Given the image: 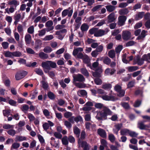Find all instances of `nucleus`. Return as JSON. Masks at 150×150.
I'll use <instances>...</instances> for the list:
<instances>
[{"mask_svg": "<svg viewBox=\"0 0 150 150\" xmlns=\"http://www.w3.org/2000/svg\"><path fill=\"white\" fill-rule=\"evenodd\" d=\"M94 106L97 108L102 109V110L99 111L97 112L96 118L98 120L106 119L108 115H111L112 114V112L108 107L104 106L101 103H96Z\"/></svg>", "mask_w": 150, "mask_h": 150, "instance_id": "f257e3e1", "label": "nucleus"}, {"mask_svg": "<svg viewBox=\"0 0 150 150\" xmlns=\"http://www.w3.org/2000/svg\"><path fill=\"white\" fill-rule=\"evenodd\" d=\"M41 66L43 68L44 72L47 73L48 71L51 70V68H56L57 67V64L56 63L54 62L51 61H46L42 62Z\"/></svg>", "mask_w": 150, "mask_h": 150, "instance_id": "f03ea898", "label": "nucleus"}, {"mask_svg": "<svg viewBox=\"0 0 150 150\" xmlns=\"http://www.w3.org/2000/svg\"><path fill=\"white\" fill-rule=\"evenodd\" d=\"M73 78V83L76 82H83L85 81V78L81 74H74L72 76Z\"/></svg>", "mask_w": 150, "mask_h": 150, "instance_id": "7ed1b4c3", "label": "nucleus"}, {"mask_svg": "<svg viewBox=\"0 0 150 150\" xmlns=\"http://www.w3.org/2000/svg\"><path fill=\"white\" fill-rule=\"evenodd\" d=\"M79 146L82 147L83 150H89L91 146L85 141H81L80 139L78 141Z\"/></svg>", "mask_w": 150, "mask_h": 150, "instance_id": "20e7f679", "label": "nucleus"}, {"mask_svg": "<svg viewBox=\"0 0 150 150\" xmlns=\"http://www.w3.org/2000/svg\"><path fill=\"white\" fill-rule=\"evenodd\" d=\"M73 13V8L69 7L67 9L64 10L62 12V17H64L67 15L68 17H70Z\"/></svg>", "mask_w": 150, "mask_h": 150, "instance_id": "39448f33", "label": "nucleus"}, {"mask_svg": "<svg viewBox=\"0 0 150 150\" xmlns=\"http://www.w3.org/2000/svg\"><path fill=\"white\" fill-rule=\"evenodd\" d=\"M109 30L108 28H106L104 30L98 29L97 28L96 32L95 34V36L99 37L102 36L106 34L109 32Z\"/></svg>", "mask_w": 150, "mask_h": 150, "instance_id": "423d86ee", "label": "nucleus"}, {"mask_svg": "<svg viewBox=\"0 0 150 150\" xmlns=\"http://www.w3.org/2000/svg\"><path fill=\"white\" fill-rule=\"evenodd\" d=\"M27 72L25 71H21L18 72L16 74L15 78L17 80H19L24 78L27 74Z\"/></svg>", "mask_w": 150, "mask_h": 150, "instance_id": "0eeeda50", "label": "nucleus"}, {"mask_svg": "<svg viewBox=\"0 0 150 150\" xmlns=\"http://www.w3.org/2000/svg\"><path fill=\"white\" fill-rule=\"evenodd\" d=\"M122 37L124 40L127 41L131 38V33L128 30H124L122 32Z\"/></svg>", "mask_w": 150, "mask_h": 150, "instance_id": "6e6552de", "label": "nucleus"}, {"mask_svg": "<svg viewBox=\"0 0 150 150\" xmlns=\"http://www.w3.org/2000/svg\"><path fill=\"white\" fill-rule=\"evenodd\" d=\"M100 97L104 100L106 101H115L117 100V99L114 96L111 95L110 94L109 96L106 95H102Z\"/></svg>", "mask_w": 150, "mask_h": 150, "instance_id": "1a4fd4ad", "label": "nucleus"}, {"mask_svg": "<svg viewBox=\"0 0 150 150\" xmlns=\"http://www.w3.org/2000/svg\"><path fill=\"white\" fill-rule=\"evenodd\" d=\"M127 19V17L125 16H120L118 18V25L120 26L124 25Z\"/></svg>", "mask_w": 150, "mask_h": 150, "instance_id": "9d476101", "label": "nucleus"}, {"mask_svg": "<svg viewBox=\"0 0 150 150\" xmlns=\"http://www.w3.org/2000/svg\"><path fill=\"white\" fill-rule=\"evenodd\" d=\"M103 71L101 68H98L95 71L92 72V75L95 77H100L101 76V74Z\"/></svg>", "mask_w": 150, "mask_h": 150, "instance_id": "9b49d317", "label": "nucleus"}, {"mask_svg": "<svg viewBox=\"0 0 150 150\" xmlns=\"http://www.w3.org/2000/svg\"><path fill=\"white\" fill-rule=\"evenodd\" d=\"M51 139L50 143L51 145L55 148H58L59 144V140L57 139H55L53 137H51Z\"/></svg>", "mask_w": 150, "mask_h": 150, "instance_id": "f8f14e48", "label": "nucleus"}, {"mask_svg": "<svg viewBox=\"0 0 150 150\" xmlns=\"http://www.w3.org/2000/svg\"><path fill=\"white\" fill-rule=\"evenodd\" d=\"M54 125V123L48 120L47 122H45L43 124L42 127L44 130H47L49 129L50 126L52 127Z\"/></svg>", "mask_w": 150, "mask_h": 150, "instance_id": "ddd939ff", "label": "nucleus"}, {"mask_svg": "<svg viewBox=\"0 0 150 150\" xmlns=\"http://www.w3.org/2000/svg\"><path fill=\"white\" fill-rule=\"evenodd\" d=\"M97 133L102 138H105L107 137L106 133L105 131L103 129H98L97 130Z\"/></svg>", "mask_w": 150, "mask_h": 150, "instance_id": "4468645a", "label": "nucleus"}, {"mask_svg": "<svg viewBox=\"0 0 150 150\" xmlns=\"http://www.w3.org/2000/svg\"><path fill=\"white\" fill-rule=\"evenodd\" d=\"M122 127V124H118L115 125L113 129L114 133L117 134L119 131Z\"/></svg>", "mask_w": 150, "mask_h": 150, "instance_id": "2eb2a0df", "label": "nucleus"}, {"mask_svg": "<svg viewBox=\"0 0 150 150\" xmlns=\"http://www.w3.org/2000/svg\"><path fill=\"white\" fill-rule=\"evenodd\" d=\"M83 51V49L82 47H74L72 53V54L74 56H76L79 53V52H81Z\"/></svg>", "mask_w": 150, "mask_h": 150, "instance_id": "dca6fc26", "label": "nucleus"}, {"mask_svg": "<svg viewBox=\"0 0 150 150\" xmlns=\"http://www.w3.org/2000/svg\"><path fill=\"white\" fill-rule=\"evenodd\" d=\"M8 4L11 6L16 8V6L19 4V2L16 0H12L8 2Z\"/></svg>", "mask_w": 150, "mask_h": 150, "instance_id": "f3484780", "label": "nucleus"}, {"mask_svg": "<svg viewBox=\"0 0 150 150\" xmlns=\"http://www.w3.org/2000/svg\"><path fill=\"white\" fill-rule=\"evenodd\" d=\"M27 138L25 136L20 135H16L15 138L16 142H21L27 140Z\"/></svg>", "mask_w": 150, "mask_h": 150, "instance_id": "a211bd4d", "label": "nucleus"}, {"mask_svg": "<svg viewBox=\"0 0 150 150\" xmlns=\"http://www.w3.org/2000/svg\"><path fill=\"white\" fill-rule=\"evenodd\" d=\"M105 8L107 11L109 12L113 11L116 8L115 6L110 4L105 6Z\"/></svg>", "mask_w": 150, "mask_h": 150, "instance_id": "6ab92c4d", "label": "nucleus"}, {"mask_svg": "<svg viewBox=\"0 0 150 150\" xmlns=\"http://www.w3.org/2000/svg\"><path fill=\"white\" fill-rule=\"evenodd\" d=\"M16 9V8L13 7V6H11L9 8H6L5 9V13H7L9 14L10 13H12L14 12L15 11Z\"/></svg>", "mask_w": 150, "mask_h": 150, "instance_id": "aec40b11", "label": "nucleus"}, {"mask_svg": "<svg viewBox=\"0 0 150 150\" xmlns=\"http://www.w3.org/2000/svg\"><path fill=\"white\" fill-rule=\"evenodd\" d=\"M25 40L26 44H30L31 40V35L29 34H26L25 36Z\"/></svg>", "mask_w": 150, "mask_h": 150, "instance_id": "412c9836", "label": "nucleus"}, {"mask_svg": "<svg viewBox=\"0 0 150 150\" xmlns=\"http://www.w3.org/2000/svg\"><path fill=\"white\" fill-rule=\"evenodd\" d=\"M115 71L114 69H110L109 68H107L105 70V72L106 75H112L114 74Z\"/></svg>", "mask_w": 150, "mask_h": 150, "instance_id": "4be33fe9", "label": "nucleus"}, {"mask_svg": "<svg viewBox=\"0 0 150 150\" xmlns=\"http://www.w3.org/2000/svg\"><path fill=\"white\" fill-rule=\"evenodd\" d=\"M138 127L141 129H146L149 127L148 126L145 125L142 122H140L138 123Z\"/></svg>", "mask_w": 150, "mask_h": 150, "instance_id": "5701e85b", "label": "nucleus"}, {"mask_svg": "<svg viewBox=\"0 0 150 150\" xmlns=\"http://www.w3.org/2000/svg\"><path fill=\"white\" fill-rule=\"evenodd\" d=\"M17 29L18 32L20 33L21 35H23V26L19 24L17 26Z\"/></svg>", "mask_w": 150, "mask_h": 150, "instance_id": "b1692460", "label": "nucleus"}, {"mask_svg": "<svg viewBox=\"0 0 150 150\" xmlns=\"http://www.w3.org/2000/svg\"><path fill=\"white\" fill-rule=\"evenodd\" d=\"M80 71L81 73L84 76L88 77L89 76V73L85 68H82L80 69Z\"/></svg>", "mask_w": 150, "mask_h": 150, "instance_id": "393cba45", "label": "nucleus"}, {"mask_svg": "<svg viewBox=\"0 0 150 150\" xmlns=\"http://www.w3.org/2000/svg\"><path fill=\"white\" fill-rule=\"evenodd\" d=\"M77 94L80 96H86L87 93L84 90H80L77 91Z\"/></svg>", "mask_w": 150, "mask_h": 150, "instance_id": "a878e982", "label": "nucleus"}, {"mask_svg": "<svg viewBox=\"0 0 150 150\" xmlns=\"http://www.w3.org/2000/svg\"><path fill=\"white\" fill-rule=\"evenodd\" d=\"M108 19L109 22H112L114 21L115 20V14L113 13H111L109 14L108 17Z\"/></svg>", "mask_w": 150, "mask_h": 150, "instance_id": "bb28decb", "label": "nucleus"}, {"mask_svg": "<svg viewBox=\"0 0 150 150\" xmlns=\"http://www.w3.org/2000/svg\"><path fill=\"white\" fill-rule=\"evenodd\" d=\"M39 55L40 58L43 59H47L48 57L47 54L42 52L39 53Z\"/></svg>", "mask_w": 150, "mask_h": 150, "instance_id": "cd10ccee", "label": "nucleus"}, {"mask_svg": "<svg viewBox=\"0 0 150 150\" xmlns=\"http://www.w3.org/2000/svg\"><path fill=\"white\" fill-rule=\"evenodd\" d=\"M83 62L85 64H88L90 61V59L89 57L86 54H84L83 59Z\"/></svg>", "mask_w": 150, "mask_h": 150, "instance_id": "c85d7f7f", "label": "nucleus"}, {"mask_svg": "<svg viewBox=\"0 0 150 150\" xmlns=\"http://www.w3.org/2000/svg\"><path fill=\"white\" fill-rule=\"evenodd\" d=\"M144 14V12H143L138 13L135 16V19L136 20H137L142 18L143 17Z\"/></svg>", "mask_w": 150, "mask_h": 150, "instance_id": "c756f323", "label": "nucleus"}, {"mask_svg": "<svg viewBox=\"0 0 150 150\" xmlns=\"http://www.w3.org/2000/svg\"><path fill=\"white\" fill-rule=\"evenodd\" d=\"M91 109L92 108L91 107L87 106L85 105H84L83 107L81 108H80V110H82L86 112L85 113H86L91 110Z\"/></svg>", "mask_w": 150, "mask_h": 150, "instance_id": "7c9ffc66", "label": "nucleus"}, {"mask_svg": "<svg viewBox=\"0 0 150 150\" xmlns=\"http://www.w3.org/2000/svg\"><path fill=\"white\" fill-rule=\"evenodd\" d=\"M89 26L86 23H84L82 24L81 27V29L82 32L87 31L88 29Z\"/></svg>", "mask_w": 150, "mask_h": 150, "instance_id": "2f4dec72", "label": "nucleus"}, {"mask_svg": "<svg viewBox=\"0 0 150 150\" xmlns=\"http://www.w3.org/2000/svg\"><path fill=\"white\" fill-rule=\"evenodd\" d=\"M13 125H11L9 124H5L3 126V128L6 129H11L14 128Z\"/></svg>", "mask_w": 150, "mask_h": 150, "instance_id": "473e14b6", "label": "nucleus"}, {"mask_svg": "<svg viewBox=\"0 0 150 150\" xmlns=\"http://www.w3.org/2000/svg\"><path fill=\"white\" fill-rule=\"evenodd\" d=\"M53 24V22L51 21H49L45 24V26L47 28L50 27V30H51L53 29V27H52Z\"/></svg>", "mask_w": 150, "mask_h": 150, "instance_id": "72a5a7b5", "label": "nucleus"}, {"mask_svg": "<svg viewBox=\"0 0 150 150\" xmlns=\"http://www.w3.org/2000/svg\"><path fill=\"white\" fill-rule=\"evenodd\" d=\"M75 86L79 88H83L86 86L85 85L84 83L80 82L73 83Z\"/></svg>", "mask_w": 150, "mask_h": 150, "instance_id": "f704fd0d", "label": "nucleus"}, {"mask_svg": "<svg viewBox=\"0 0 150 150\" xmlns=\"http://www.w3.org/2000/svg\"><path fill=\"white\" fill-rule=\"evenodd\" d=\"M108 55L111 58H114L115 56V53L114 50H111L108 52Z\"/></svg>", "mask_w": 150, "mask_h": 150, "instance_id": "c9c22d12", "label": "nucleus"}, {"mask_svg": "<svg viewBox=\"0 0 150 150\" xmlns=\"http://www.w3.org/2000/svg\"><path fill=\"white\" fill-rule=\"evenodd\" d=\"M20 144L17 142H14L13 144L11 147V149H17L20 147Z\"/></svg>", "mask_w": 150, "mask_h": 150, "instance_id": "e433bc0d", "label": "nucleus"}, {"mask_svg": "<svg viewBox=\"0 0 150 150\" xmlns=\"http://www.w3.org/2000/svg\"><path fill=\"white\" fill-rule=\"evenodd\" d=\"M85 125L86 128L88 130H90L91 129H92L93 127H95L94 125H92L88 122H86L85 124Z\"/></svg>", "mask_w": 150, "mask_h": 150, "instance_id": "4c0bfd02", "label": "nucleus"}, {"mask_svg": "<svg viewBox=\"0 0 150 150\" xmlns=\"http://www.w3.org/2000/svg\"><path fill=\"white\" fill-rule=\"evenodd\" d=\"M129 130L127 129H123L120 130V134L121 135H126L127 134H129Z\"/></svg>", "mask_w": 150, "mask_h": 150, "instance_id": "58836bf2", "label": "nucleus"}, {"mask_svg": "<svg viewBox=\"0 0 150 150\" xmlns=\"http://www.w3.org/2000/svg\"><path fill=\"white\" fill-rule=\"evenodd\" d=\"M74 133L76 135L77 137H79L80 133V130L78 127L76 126L74 127Z\"/></svg>", "mask_w": 150, "mask_h": 150, "instance_id": "ea45409f", "label": "nucleus"}, {"mask_svg": "<svg viewBox=\"0 0 150 150\" xmlns=\"http://www.w3.org/2000/svg\"><path fill=\"white\" fill-rule=\"evenodd\" d=\"M129 12L128 10L127 9H123L119 11V13L120 15H125L128 13Z\"/></svg>", "mask_w": 150, "mask_h": 150, "instance_id": "a19ab883", "label": "nucleus"}, {"mask_svg": "<svg viewBox=\"0 0 150 150\" xmlns=\"http://www.w3.org/2000/svg\"><path fill=\"white\" fill-rule=\"evenodd\" d=\"M103 62L107 65H109L111 62V59L108 57H105L103 60Z\"/></svg>", "mask_w": 150, "mask_h": 150, "instance_id": "79ce46f5", "label": "nucleus"}, {"mask_svg": "<svg viewBox=\"0 0 150 150\" xmlns=\"http://www.w3.org/2000/svg\"><path fill=\"white\" fill-rule=\"evenodd\" d=\"M27 32L29 34H33L34 32V27L33 25H32L29 27L27 29Z\"/></svg>", "mask_w": 150, "mask_h": 150, "instance_id": "37998d69", "label": "nucleus"}, {"mask_svg": "<svg viewBox=\"0 0 150 150\" xmlns=\"http://www.w3.org/2000/svg\"><path fill=\"white\" fill-rule=\"evenodd\" d=\"M62 144L64 145H67L68 144V138L67 136H64L62 139Z\"/></svg>", "mask_w": 150, "mask_h": 150, "instance_id": "c03bdc74", "label": "nucleus"}, {"mask_svg": "<svg viewBox=\"0 0 150 150\" xmlns=\"http://www.w3.org/2000/svg\"><path fill=\"white\" fill-rule=\"evenodd\" d=\"M52 48L50 46H47L43 49L44 52L46 53H50L52 51Z\"/></svg>", "mask_w": 150, "mask_h": 150, "instance_id": "a18cd8bd", "label": "nucleus"}, {"mask_svg": "<svg viewBox=\"0 0 150 150\" xmlns=\"http://www.w3.org/2000/svg\"><path fill=\"white\" fill-rule=\"evenodd\" d=\"M29 109V107L27 105H22L21 107V109L22 111L24 112H25L27 111Z\"/></svg>", "mask_w": 150, "mask_h": 150, "instance_id": "49530a36", "label": "nucleus"}, {"mask_svg": "<svg viewBox=\"0 0 150 150\" xmlns=\"http://www.w3.org/2000/svg\"><path fill=\"white\" fill-rule=\"evenodd\" d=\"M53 38V36L52 35H50L45 36L44 38L43 39V40L44 41H48L51 40Z\"/></svg>", "mask_w": 150, "mask_h": 150, "instance_id": "de8ad7c7", "label": "nucleus"}, {"mask_svg": "<svg viewBox=\"0 0 150 150\" xmlns=\"http://www.w3.org/2000/svg\"><path fill=\"white\" fill-rule=\"evenodd\" d=\"M138 68V67L136 66H130L128 67L127 69L129 72H131L137 70Z\"/></svg>", "mask_w": 150, "mask_h": 150, "instance_id": "09e8293b", "label": "nucleus"}, {"mask_svg": "<svg viewBox=\"0 0 150 150\" xmlns=\"http://www.w3.org/2000/svg\"><path fill=\"white\" fill-rule=\"evenodd\" d=\"M13 57H19L22 56V53L19 51H16L13 52Z\"/></svg>", "mask_w": 150, "mask_h": 150, "instance_id": "8fccbe9b", "label": "nucleus"}, {"mask_svg": "<svg viewBox=\"0 0 150 150\" xmlns=\"http://www.w3.org/2000/svg\"><path fill=\"white\" fill-rule=\"evenodd\" d=\"M7 132L8 134L12 136H14L16 134V131L13 129H11L8 130Z\"/></svg>", "mask_w": 150, "mask_h": 150, "instance_id": "3c124183", "label": "nucleus"}, {"mask_svg": "<svg viewBox=\"0 0 150 150\" xmlns=\"http://www.w3.org/2000/svg\"><path fill=\"white\" fill-rule=\"evenodd\" d=\"M35 71L37 74L39 75L42 76L44 74L42 70L40 68H36L35 70Z\"/></svg>", "mask_w": 150, "mask_h": 150, "instance_id": "603ef678", "label": "nucleus"}, {"mask_svg": "<svg viewBox=\"0 0 150 150\" xmlns=\"http://www.w3.org/2000/svg\"><path fill=\"white\" fill-rule=\"evenodd\" d=\"M46 32V29H43L38 31V35L39 36L41 37L44 35Z\"/></svg>", "mask_w": 150, "mask_h": 150, "instance_id": "864d4df0", "label": "nucleus"}, {"mask_svg": "<svg viewBox=\"0 0 150 150\" xmlns=\"http://www.w3.org/2000/svg\"><path fill=\"white\" fill-rule=\"evenodd\" d=\"M98 53L101 52L103 50V45H99L96 50Z\"/></svg>", "mask_w": 150, "mask_h": 150, "instance_id": "5fc2aeb1", "label": "nucleus"}, {"mask_svg": "<svg viewBox=\"0 0 150 150\" xmlns=\"http://www.w3.org/2000/svg\"><path fill=\"white\" fill-rule=\"evenodd\" d=\"M11 110L9 109H5L3 110V114L5 116L8 117L9 115L10 112Z\"/></svg>", "mask_w": 150, "mask_h": 150, "instance_id": "6e6d98bb", "label": "nucleus"}, {"mask_svg": "<svg viewBox=\"0 0 150 150\" xmlns=\"http://www.w3.org/2000/svg\"><path fill=\"white\" fill-rule=\"evenodd\" d=\"M5 56L7 57H13V52H11L9 51H6L4 53Z\"/></svg>", "mask_w": 150, "mask_h": 150, "instance_id": "4d7b16f0", "label": "nucleus"}, {"mask_svg": "<svg viewBox=\"0 0 150 150\" xmlns=\"http://www.w3.org/2000/svg\"><path fill=\"white\" fill-rule=\"evenodd\" d=\"M111 87L112 86L110 84L106 83L103 85L102 88L105 90H107L110 89Z\"/></svg>", "mask_w": 150, "mask_h": 150, "instance_id": "13d9d810", "label": "nucleus"}, {"mask_svg": "<svg viewBox=\"0 0 150 150\" xmlns=\"http://www.w3.org/2000/svg\"><path fill=\"white\" fill-rule=\"evenodd\" d=\"M21 18V15L20 13L15 14L14 16V19L15 20L19 21Z\"/></svg>", "mask_w": 150, "mask_h": 150, "instance_id": "bf43d9fd", "label": "nucleus"}, {"mask_svg": "<svg viewBox=\"0 0 150 150\" xmlns=\"http://www.w3.org/2000/svg\"><path fill=\"white\" fill-rule=\"evenodd\" d=\"M38 92L36 91H34L33 93H31L30 94V96L31 97V99H33L37 96Z\"/></svg>", "mask_w": 150, "mask_h": 150, "instance_id": "052dcab7", "label": "nucleus"}, {"mask_svg": "<svg viewBox=\"0 0 150 150\" xmlns=\"http://www.w3.org/2000/svg\"><path fill=\"white\" fill-rule=\"evenodd\" d=\"M97 28H94L91 29L89 30V32L91 34H94V36H95V34L96 32Z\"/></svg>", "mask_w": 150, "mask_h": 150, "instance_id": "680f3d73", "label": "nucleus"}, {"mask_svg": "<svg viewBox=\"0 0 150 150\" xmlns=\"http://www.w3.org/2000/svg\"><path fill=\"white\" fill-rule=\"evenodd\" d=\"M28 117L30 122L33 121L35 120V117L34 116L30 113L28 114Z\"/></svg>", "mask_w": 150, "mask_h": 150, "instance_id": "e2e57ef3", "label": "nucleus"}, {"mask_svg": "<svg viewBox=\"0 0 150 150\" xmlns=\"http://www.w3.org/2000/svg\"><path fill=\"white\" fill-rule=\"evenodd\" d=\"M142 59L145 61H148V60L150 59V53H149L147 55L145 54L143 55Z\"/></svg>", "mask_w": 150, "mask_h": 150, "instance_id": "0e129e2a", "label": "nucleus"}, {"mask_svg": "<svg viewBox=\"0 0 150 150\" xmlns=\"http://www.w3.org/2000/svg\"><path fill=\"white\" fill-rule=\"evenodd\" d=\"M117 96L120 97H122L124 96L125 91L123 90H121L117 92Z\"/></svg>", "mask_w": 150, "mask_h": 150, "instance_id": "69168bd1", "label": "nucleus"}, {"mask_svg": "<svg viewBox=\"0 0 150 150\" xmlns=\"http://www.w3.org/2000/svg\"><path fill=\"white\" fill-rule=\"evenodd\" d=\"M94 81L95 83L97 85H100L102 84V83L101 80L98 78L95 79Z\"/></svg>", "mask_w": 150, "mask_h": 150, "instance_id": "338daca9", "label": "nucleus"}, {"mask_svg": "<svg viewBox=\"0 0 150 150\" xmlns=\"http://www.w3.org/2000/svg\"><path fill=\"white\" fill-rule=\"evenodd\" d=\"M108 138L110 141L112 142H114L115 140V137L112 134H109Z\"/></svg>", "mask_w": 150, "mask_h": 150, "instance_id": "774afa93", "label": "nucleus"}]
</instances>
